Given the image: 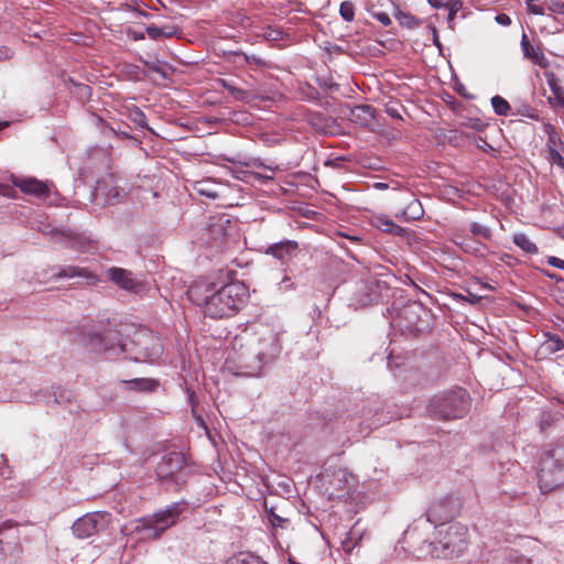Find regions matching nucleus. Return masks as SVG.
I'll return each instance as SVG.
<instances>
[{"mask_svg": "<svg viewBox=\"0 0 564 564\" xmlns=\"http://www.w3.org/2000/svg\"><path fill=\"white\" fill-rule=\"evenodd\" d=\"M188 299L212 318L232 316L248 300V288L239 281L216 288L215 284L196 283L187 291Z\"/></svg>", "mask_w": 564, "mask_h": 564, "instance_id": "obj_1", "label": "nucleus"}, {"mask_svg": "<svg viewBox=\"0 0 564 564\" xmlns=\"http://www.w3.org/2000/svg\"><path fill=\"white\" fill-rule=\"evenodd\" d=\"M470 408L469 393L463 389L438 393L430 399L427 412L433 419L451 421L464 417Z\"/></svg>", "mask_w": 564, "mask_h": 564, "instance_id": "obj_2", "label": "nucleus"}, {"mask_svg": "<svg viewBox=\"0 0 564 564\" xmlns=\"http://www.w3.org/2000/svg\"><path fill=\"white\" fill-rule=\"evenodd\" d=\"M469 544L468 528L459 522H451L437 529V538L433 542V554L441 558H457L465 554Z\"/></svg>", "mask_w": 564, "mask_h": 564, "instance_id": "obj_3", "label": "nucleus"}, {"mask_svg": "<svg viewBox=\"0 0 564 564\" xmlns=\"http://www.w3.org/2000/svg\"><path fill=\"white\" fill-rule=\"evenodd\" d=\"M181 510L177 506L170 507L154 513L150 518H141L135 521L134 531L142 534L144 539H158L166 529L176 522Z\"/></svg>", "mask_w": 564, "mask_h": 564, "instance_id": "obj_4", "label": "nucleus"}, {"mask_svg": "<svg viewBox=\"0 0 564 564\" xmlns=\"http://www.w3.org/2000/svg\"><path fill=\"white\" fill-rule=\"evenodd\" d=\"M280 352V343L278 335L272 330H264L259 336L249 340L248 356L258 360L260 369L262 364L273 360Z\"/></svg>", "mask_w": 564, "mask_h": 564, "instance_id": "obj_5", "label": "nucleus"}, {"mask_svg": "<svg viewBox=\"0 0 564 564\" xmlns=\"http://www.w3.org/2000/svg\"><path fill=\"white\" fill-rule=\"evenodd\" d=\"M111 522V514L106 511L88 512L74 521L73 534L77 539H88L106 530Z\"/></svg>", "mask_w": 564, "mask_h": 564, "instance_id": "obj_6", "label": "nucleus"}, {"mask_svg": "<svg viewBox=\"0 0 564 564\" xmlns=\"http://www.w3.org/2000/svg\"><path fill=\"white\" fill-rule=\"evenodd\" d=\"M106 278L120 290L130 294L142 295L148 290L145 281L139 279L132 271L123 268L111 267L107 269Z\"/></svg>", "mask_w": 564, "mask_h": 564, "instance_id": "obj_7", "label": "nucleus"}, {"mask_svg": "<svg viewBox=\"0 0 564 564\" xmlns=\"http://www.w3.org/2000/svg\"><path fill=\"white\" fill-rule=\"evenodd\" d=\"M458 513V502L452 496H445L434 499L426 512V520L434 524L436 529L446 527L447 520L454 518Z\"/></svg>", "mask_w": 564, "mask_h": 564, "instance_id": "obj_8", "label": "nucleus"}, {"mask_svg": "<svg viewBox=\"0 0 564 564\" xmlns=\"http://www.w3.org/2000/svg\"><path fill=\"white\" fill-rule=\"evenodd\" d=\"M185 466V457L181 453L172 452L164 455L156 466V474L161 478L172 477Z\"/></svg>", "mask_w": 564, "mask_h": 564, "instance_id": "obj_9", "label": "nucleus"}, {"mask_svg": "<svg viewBox=\"0 0 564 564\" xmlns=\"http://www.w3.org/2000/svg\"><path fill=\"white\" fill-rule=\"evenodd\" d=\"M97 194L104 196L108 204H115L123 195V188L118 185V178L115 175H108L98 182Z\"/></svg>", "mask_w": 564, "mask_h": 564, "instance_id": "obj_10", "label": "nucleus"}, {"mask_svg": "<svg viewBox=\"0 0 564 564\" xmlns=\"http://www.w3.org/2000/svg\"><path fill=\"white\" fill-rule=\"evenodd\" d=\"M11 181L15 187H19L23 193L29 195L46 197L50 193L47 185L34 177L21 178L12 176Z\"/></svg>", "mask_w": 564, "mask_h": 564, "instance_id": "obj_11", "label": "nucleus"}, {"mask_svg": "<svg viewBox=\"0 0 564 564\" xmlns=\"http://www.w3.org/2000/svg\"><path fill=\"white\" fill-rule=\"evenodd\" d=\"M453 242L458 246L464 252L474 254L476 257H484L487 253V247L478 240L467 237L464 234H455Z\"/></svg>", "mask_w": 564, "mask_h": 564, "instance_id": "obj_12", "label": "nucleus"}, {"mask_svg": "<svg viewBox=\"0 0 564 564\" xmlns=\"http://www.w3.org/2000/svg\"><path fill=\"white\" fill-rule=\"evenodd\" d=\"M544 336L545 339L539 345L535 352L540 359L549 358L564 348V340L558 335L546 333Z\"/></svg>", "mask_w": 564, "mask_h": 564, "instance_id": "obj_13", "label": "nucleus"}, {"mask_svg": "<svg viewBox=\"0 0 564 564\" xmlns=\"http://www.w3.org/2000/svg\"><path fill=\"white\" fill-rule=\"evenodd\" d=\"M521 47L525 58L531 59L534 64L543 68L549 65V62L544 53L541 51L540 47H535L530 43L525 33H523L521 37Z\"/></svg>", "mask_w": 564, "mask_h": 564, "instance_id": "obj_14", "label": "nucleus"}, {"mask_svg": "<svg viewBox=\"0 0 564 564\" xmlns=\"http://www.w3.org/2000/svg\"><path fill=\"white\" fill-rule=\"evenodd\" d=\"M53 278L58 280V279H72V278H84V279H87V280H91L93 282H95L97 279L95 278V275L88 271L87 269L85 268H80V267H75V265H67V267H62V268H58L54 273H53Z\"/></svg>", "mask_w": 564, "mask_h": 564, "instance_id": "obj_15", "label": "nucleus"}, {"mask_svg": "<svg viewBox=\"0 0 564 564\" xmlns=\"http://www.w3.org/2000/svg\"><path fill=\"white\" fill-rule=\"evenodd\" d=\"M373 119V109L368 105H359L350 110L349 120L367 126Z\"/></svg>", "mask_w": 564, "mask_h": 564, "instance_id": "obj_16", "label": "nucleus"}, {"mask_svg": "<svg viewBox=\"0 0 564 564\" xmlns=\"http://www.w3.org/2000/svg\"><path fill=\"white\" fill-rule=\"evenodd\" d=\"M193 189L200 196L215 199L219 196L218 185L210 180L196 181L193 184Z\"/></svg>", "mask_w": 564, "mask_h": 564, "instance_id": "obj_17", "label": "nucleus"}, {"mask_svg": "<svg viewBox=\"0 0 564 564\" xmlns=\"http://www.w3.org/2000/svg\"><path fill=\"white\" fill-rule=\"evenodd\" d=\"M296 248L297 243L295 241L289 240L270 246L267 253L272 254L276 259L284 260L286 257L291 256Z\"/></svg>", "mask_w": 564, "mask_h": 564, "instance_id": "obj_18", "label": "nucleus"}, {"mask_svg": "<svg viewBox=\"0 0 564 564\" xmlns=\"http://www.w3.org/2000/svg\"><path fill=\"white\" fill-rule=\"evenodd\" d=\"M373 226L384 232L392 234L394 236H404L405 230L399 225L394 224L391 219L383 216H377L372 220Z\"/></svg>", "mask_w": 564, "mask_h": 564, "instance_id": "obj_19", "label": "nucleus"}, {"mask_svg": "<svg viewBox=\"0 0 564 564\" xmlns=\"http://www.w3.org/2000/svg\"><path fill=\"white\" fill-rule=\"evenodd\" d=\"M377 300L373 293L372 284H362L360 290L355 294L356 306L365 307Z\"/></svg>", "mask_w": 564, "mask_h": 564, "instance_id": "obj_20", "label": "nucleus"}, {"mask_svg": "<svg viewBox=\"0 0 564 564\" xmlns=\"http://www.w3.org/2000/svg\"><path fill=\"white\" fill-rule=\"evenodd\" d=\"M124 384L127 386V389L129 390H135V391H142V392H149L153 391L158 387V382L153 379L148 378H139V379H132L124 381Z\"/></svg>", "mask_w": 564, "mask_h": 564, "instance_id": "obj_21", "label": "nucleus"}, {"mask_svg": "<svg viewBox=\"0 0 564 564\" xmlns=\"http://www.w3.org/2000/svg\"><path fill=\"white\" fill-rule=\"evenodd\" d=\"M220 85L228 90V93L236 99L240 101L249 100L251 97H253V94H251L248 90L238 88L234 85L232 82L227 79H220Z\"/></svg>", "mask_w": 564, "mask_h": 564, "instance_id": "obj_22", "label": "nucleus"}, {"mask_svg": "<svg viewBox=\"0 0 564 564\" xmlns=\"http://www.w3.org/2000/svg\"><path fill=\"white\" fill-rule=\"evenodd\" d=\"M147 34L152 40H159L160 37H172L177 33L174 26H156L154 24L147 28Z\"/></svg>", "mask_w": 564, "mask_h": 564, "instance_id": "obj_23", "label": "nucleus"}, {"mask_svg": "<svg viewBox=\"0 0 564 564\" xmlns=\"http://www.w3.org/2000/svg\"><path fill=\"white\" fill-rule=\"evenodd\" d=\"M225 564H267L260 556L250 553H239L228 558Z\"/></svg>", "mask_w": 564, "mask_h": 564, "instance_id": "obj_24", "label": "nucleus"}, {"mask_svg": "<svg viewBox=\"0 0 564 564\" xmlns=\"http://www.w3.org/2000/svg\"><path fill=\"white\" fill-rule=\"evenodd\" d=\"M513 242L517 245L521 250H523L527 253L535 254L538 253V247L531 239L522 232L516 234L513 236Z\"/></svg>", "mask_w": 564, "mask_h": 564, "instance_id": "obj_25", "label": "nucleus"}, {"mask_svg": "<svg viewBox=\"0 0 564 564\" xmlns=\"http://www.w3.org/2000/svg\"><path fill=\"white\" fill-rule=\"evenodd\" d=\"M268 519H269V522H270V524H271V527H272V529L274 530L275 533L278 532L279 529L288 530L291 527L290 519L283 518L281 516L276 514L274 512L273 508H271L268 511Z\"/></svg>", "mask_w": 564, "mask_h": 564, "instance_id": "obj_26", "label": "nucleus"}, {"mask_svg": "<svg viewBox=\"0 0 564 564\" xmlns=\"http://www.w3.org/2000/svg\"><path fill=\"white\" fill-rule=\"evenodd\" d=\"M246 165L247 166H256V167H264V169H267V170H269L271 172V174H261V173H258V172H252V180H257V181H260L262 183H265L268 181H272L273 177H274V171L276 170V167H271V166L263 165L258 160H254L251 163H247Z\"/></svg>", "mask_w": 564, "mask_h": 564, "instance_id": "obj_27", "label": "nucleus"}, {"mask_svg": "<svg viewBox=\"0 0 564 564\" xmlns=\"http://www.w3.org/2000/svg\"><path fill=\"white\" fill-rule=\"evenodd\" d=\"M424 210L421 203L417 199H413L409 203L406 208L403 210V215L406 219H420L423 217Z\"/></svg>", "mask_w": 564, "mask_h": 564, "instance_id": "obj_28", "label": "nucleus"}, {"mask_svg": "<svg viewBox=\"0 0 564 564\" xmlns=\"http://www.w3.org/2000/svg\"><path fill=\"white\" fill-rule=\"evenodd\" d=\"M106 338L104 335L94 334L89 336L87 345L95 351L107 350L110 346L105 343Z\"/></svg>", "mask_w": 564, "mask_h": 564, "instance_id": "obj_29", "label": "nucleus"}, {"mask_svg": "<svg viewBox=\"0 0 564 564\" xmlns=\"http://www.w3.org/2000/svg\"><path fill=\"white\" fill-rule=\"evenodd\" d=\"M491 105L495 112L499 116H506L510 110L509 102L501 96H495L491 98Z\"/></svg>", "mask_w": 564, "mask_h": 564, "instance_id": "obj_30", "label": "nucleus"}, {"mask_svg": "<svg viewBox=\"0 0 564 564\" xmlns=\"http://www.w3.org/2000/svg\"><path fill=\"white\" fill-rule=\"evenodd\" d=\"M469 230L475 237H480L486 240H490L492 237L491 229L482 224H479V223H473L470 225Z\"/></svg>", "mask_w": 564, "mask_h": 564, "instance_id": "obj_31", "label": "nucleus"}, {"mask_svg": "<svg viewBox=\"0 0 564 564\" xmlns=\"http://www.w3.org/2000/svg\"><path fill=\"white\" fill-rule=\"evenodd\" d=\"M340 17L347 21L351 22L355 18V6L351 1H343L339 7Z\"/></svg>", "mask_w": 564, "mask_h": 564, "instance_id": "obj_32", "label": "nucleus"}, {"mask_svg": "<svg viewBox=\"0 0 564 564\" xmlns=\"http://www.w3.org/2000/svg\"><path fill=\"white\" fill-rule=\"evenodd\" d=\"M508 563L509 564H531V560L522 554H519L517 551H511L508 554Z\"/></svg>", "mask_w": 564, "mask_h": 564, "instance_id": "obj_33", "label": "nucleus"}, {"mask_svg": "<svg viewBox=\"0 0 564 564\" xmlns=\"http://www.w3.org/2000/svg\"><path fill=\"white\" fill-rule=\"evenodd\" d=\"M549 161L552 164H556L564 170V158L553 147H550V150H549Z\"/></svg>", "mask_w": 564, "mask_h": 564, "instance_id": "obj_34", "label": "nucleus"}, {"mask_svg": "<svg viewBox=\"0 0 564 564\" xmlns=\"http://www.w3.org/2000/svg\"><path fill=\"white\" fill-rule=\"evenodd\" d=\"M395 19L399 20L402 25L410 28L415 24V18L409 13H403L402 11H398L395 13Z\"/></svg>", "mask_w": 564, "mask_h": 564, "instance_id": "obj_35", "label": "nucleus"}, {"mask_svg": "<svg viewBox=\"0 0 564 564\" xmlns=\"http://www.w3.org/2000/svg\"><path fill=\"white\" fill-rule=\"evenodd\" d=\"M549 10L556 14H564V2L560 0H552L549 3Z\"/></svg>", "mask_w": 564, "mask_h": 564, "instance_id": "obj_36", "label": "nucleus"}, {"mask_svg": "<svg viewBox=\"0 0 564 564\" xmlns=\"http://www.w3.org/2000/svg\"><path fill=\"white\" fill-rule=\"evenodd\" d=\"M448 9V21H453L455 19L456 13L462 8V3L459 1H449V6L446 7Z\"/></svg>", "mask_w": 564, "mask_h": 564, "instance_id": "obj_37", "label": "nucleus"}, {"mask_svg": "<svg viewBox=\"0 0 564 564\" xmlns=\"http://www.w3.org/2000/svg\"><path fill=\"white\" fill-rule=\"evenodd\" d=\"M15 186H11L8 184H0V195L6 197H15Z\"/></svg>", "mask_w": 564, "mask_h": 564, "instance_id": "obj_38", "label": "nucleus"}, {"mask_svg": "<svg viewBox=\"0 0 564 564\" xmlns=\"http://www.w3.org/2000/svg\"><path fill=\"white\" fill-rule=\"evenodd\" d=\"M372 17L384 26H389L391 24V19L386 12H373Z\"/></svg>", "mask_w": 564, "mask_h": 564, "instance_id": "obj_39", "label": "nucleus"}, {"mask_svg": "<svg viewBox=\"0 0 564 564\" xmlns=\"http://www.w3.org/2000/svg\"><path fill=\"white\" fill-rule=\"evenodd\" d=\"M236 178L242 181V182H250L252 180V172L251 171H245V170H238L235 172Z\"/></svg>", "mask_w": 564, "mask_h": 564, "instance_id": "obj_40", "label": "nucleus"}, {"mask_svg": "<svg viewBox=\"0 0 564 564\" xmlns=\"http://www.w3.org/2000/svg\"><path fill=\"white\" fill-rule=\"evenodd\" d=\"M546 262L557 269L564 271V260L554 256L547 257Z\"/></svg>", "mask_w": 564, "mask_h": 564, "instance_id": "obj_41", "label": "nucleus"}, {"mask_svg": "<svg viewBox=\"0 0 564 564\" xmlns=\"http://www.w3.org/2000/svg\"><path fill=\"white\" fill-rule=\"evenodd\" d=\"M546 79L554 94L558 96L561 88L556 84L555 75L553 73L546 74Z\"/></svg>", "mask_w": 564, "mask_h": 564, "instance_id": "obj_42", "label": "nucleus"}, {"mask_svg": "<svg viewBox=\"0 0 564 564\" xmlns=\"http://www.w3.org/2000/svg\"><path fill=\"white\" fill-rule=\"evenodd\" d=\"M496 22L500 25L508 26L511 24V18L506 13H499L495 18Z\"/></svg>", "mask_w": 564, "mask_h": 564, "instance_id": "obj_43", "label": "nucleus"}, {"mask_svg": "<svg viewBox=\"0 0 564 564\" xmlns=\"http://www.w3.org/2000/svg\"><path fill=\"white\" fill-rule=\"evenodd\" d=\"M527 8H528V11L532 14H539V15L544 14V9L540 6H536L533 3H528Z\"/></svg>", "mask_w": 564, "mask_h": 564, "instance_id": "obj_44", "label": "nucleus"}, {"mask_svg": "<svg viewBox=\"0 0 564 564\" xmlns=\"http://www.w3.org/2000/svg\"><path fill=\"white\" fill-rule=\"evenodd\" d=\"M386 111L387 113L392 117V118H397V119H401V115L398 110L397 107L392 106V105H387L386 107Z\"/></svg>", "mask_w": 564, "mask_h": 564, "instance_id": "obj_45", "label": "nucleus"}, {"mask_svg": "<svg viewBox=\"0 0 564 564\" xmlns=\"http://www.w3.org/2000/svg\"><path fill=\"white\" fill-rule=\"evenodd\" d=\"M427 2L435 9L449 6V0H427Z\"/></svg>", "mask_w": 564, "mask_h": 564, "instance_id": "obj_46", "label": "nucleus"}, {"mask_svg": "<svg viewBox=\"0 0 564 564\" xmlns=\"http://www.w3.org/2000/svg\"><path fill=\"white\" fill-rule=\"evenodd\" d=\"M135 122H139L141 126L145 123V116L142 111L138 110L135 112V117L133 119Z\"/></svg>", "mask_w": 564, "mask_h": 564, "instance_id": "obj_47", "label": "nucleus"}, {"mask_svg": "<svg viewBox=\"0 0 564 564\" xmlns=\"http://www.w3.org/2000/svg\"><path fill=\"white\" fill-rule=\"evenodd\" d=\"M160 355V345L158 343H155L154 347H153V351L150 352V354H147L145 357L147 358H155Z\"/></svg>", "mask_w": 564, "mask_h": 564, "instance_id": "obj_48", "label": "nucleus"}, {"mask_svg": "<svg viewBox=\"0 0 564 564\" xmlns=\"http://www.w3.org/2000/svg\"><path fill=\"white\" fill-rule=\"evenodd\" d=\"M373 187L376 189L383 191V189H387L389 187V185L387 183H383V182H376L373 184Z\"/></svg>", "mask_w": 564, "mask_h": 564, "instance_id": "obj_49", "label": "nucleus"}, {"mask_svg": "<svg viewBox=\"0 0 564 564\" xmlns=\"http://www.w3.org/2000/svg\"><path fill=\"white\" fill-rule=\"evenodd\" d=\"M467 126L475 130H481V128H482V123L479 120H475L470 124H467Z\"/></svg>", "mask_w": 564, "mask_h": 564, "instance_id": "obj_50", "label": "nucleus"}, {"mask_svg": "<svg viewBox=\"0 0 564 564\" xmlns=\"http://www.w3.org/2000/svg\"><path fill=\"white\" fill-rule=\"evenodd\" d=\"M150 69L154 70V72H160V66H159V62L158 63H145Z\"/></svg>", "mask_w": 564, "mask_h": 564, "instance_id": "obj_51", "label": "nucleus"}, {"mask_svg": "<svg viewBox=\"0 0 564 564\" xmlns=\"http://www.w3.org/2000/svg\"><path fill=\"white\" fill-rule=\"evenodd\" d=\"M555 139H556L555 134H550L549 142H547V148L549 149H550V147L555 148Z\"/></svg>", "mask_w": 564, "mask_h": 564, "instance_id": "obj_52", "label": "nucleus"}, {"mask_svg": "<svg viewBox=\"0 0 564 564\" xmlns=\"http://www.w3.org/2000/svg\"><path fill=\"white\" fill-rule=\"evenodd\" d=\"M3 557V545H2V542L0 541V561L2 560Z\"/></svg>", "mask_w": 564, "mask_h": 564, "instance_id": "obj_53", "label": "nucleus"}, {"mask_svg": "<svg viewBox=\"0 0 564 564\" xmlns=\"http://www.w3.org/2000/svg\"><path fill=\"white\" fill-rule=\"evenodd\" d=\"M8 121H4V122H0V130H2L3 128H6L8 126Z\"/></svg>", "mask_w": 564, "mask_h": 564, "instance_id": "obj_54", "label": "nucleus"}, {"mask_svg": "<svg viewBox=\"0 0 564 564\" xmlns=\"http://www.w3.org/2000/svg\"><path fill=\"white\" fill-rule=\"evenodd\" d=\"M290 562H291V564H300V563H296V562H294V561H292V560H290Z\"/></svg>", "mask_w": 564, "mask_h": 564, "instance_id": "obj_55", "label": "nucleus"}]
</instances>
